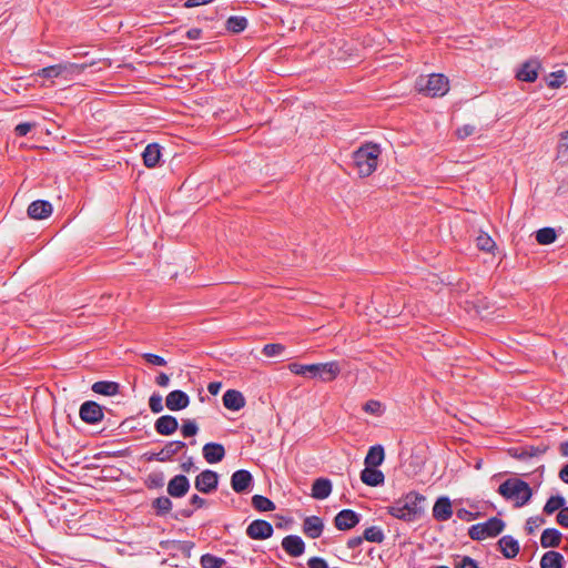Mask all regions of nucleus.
<instances>
[{
  "instance_id": "1",
  "label": "nucleus",
  "mask_w": 568,
  "mask_h": 568,
  "mask_svg": "<svg viewBox=\"0 0 568 568\" xmlns=\"http://www.w3.org/2000/svg\"><path fill=\"white\" fill-rule=\"evenodd\" d=\"M425 501L424 495L412 490L387 506V514L405 523L417 521L425 515Z\"/></svg>"
},
{
  "instance_id": "2",
  "label": "nucleus",
  "mask_w": 568,
  "mask_h": 568,
  "mask_svg": "<svg viewBox=\"0 0 568 568\" xmlns=\"http://www.w3.org/2000/svg\"><path fill=\"white\" fill-rule=\"evenodd\" d=\"M287 368L291 373L307 379H318L322 382H332L341 373L338 362H326L316 364H301L297 362L290 363Z\"/></svg>"
},
{
  "instance_id": "3",
  "label": "nucleus",
  "mask_w": 568,
  "mask_h": 568,
  "mask_svg": "<svg viewBox=\"0 0 568 568\" xmlns=\"http://www.w3.org/2000/svg\"><path fill=\"white\" fill-rule=\"evenodd\" d=\"M382 150L376 143H365L353 153V163L361 178L372 175L378 165Z\"/></svg>"
},
{
  "instance_id": "4",
  "label": "nucleus",
  "mask_w": 568,
  "mask_h": 568,
  "mask_svg": "<svg viewBox=\"0 0 568 568\" xmlns=\"http://www.w3.org/2000/svg\"><path fill=\"white\" fill-rule=\"evenodd\" d=\"M497 493L507 500H515L516 507L525 506L532 497V489L529 484L517 477L508 478L501 483Z\"/></svg>"
},
{
  "instance_id": "5",
  "label": "nucleus",
  "mask_w": 568,
  "mask_h": 568,
  "mask_svg": "<svg viewBox=\"0 0 568 568\" xmlns=\"http://www.w3.org/2000/svg\"><path fill=\"white\" fill-rule=\"evenodd\" d=\"M419 92L427 97L436 98L445 95L449 90V81L443 74L433 73L428 77H419L416 81Z\"/></svg>"
},
{
  "instance_id": "6",
  "label": "nucleus",
  "mask_w": 568,
  "mask_h": 568,
  "mask_svg": "<svg viewBox=\"0 0 568 568\" xmlns=\"http://www.w3.org/2000/svg\"><path fill=\"white\" fill-rule=\"evenodd\" d=\"M505 521L498 517H491L485 523L473 525L468 529L470 539L480 541L488 537H497L505 529Z\"/></svg>"
},
{
  "instance_id": "7",
  "label": "nucleus",
  "mask_w": 568,
  "mask_h": 568,
  "mask_svg": "<svg viewBox=\"0 0 568 568\" xmlns=\"http://www.w3.org/2000/svg\"><path fill=\"white\" fill-rule=\"evenodd\" d=\"M173 503L170 496H160L152 500L151 509L153 510L156 517H170L173 520H181L185 518H191L194 514V510L191 508H182L172 513Z\"/></svg>"
},
{
  "instance_id": "8",
  "label": "nucleus",
  "mask_w": 568,
  "mask_h": 568,
  "mask_svg": "<svg viewBox=\"0 0 568 568\" xmlns=\"http://www.w3.org/2000/svg\"><path fill=\"white\" fill-rule=\"evenodd\" d=\"M111 412L106 405L89 399L80 405L79 417L87 425H97L103 420L105 413Z\"/></svg>"
},
{
  "instance_id": "9",
  "label": "nucleus",
  "mask_w": 568,
  "mask_h": 568,
  "mask_svg": "<svg viewBox=\"0 0 568 568\" xmlns=\"http://www.w3.org/2000/svg\"><path fill=\"white\" fill-rule=\"evenodd\" d=\"M85 69L84 64H77L72 62L59 63L42 68L38 71V75L45 79H53L63 74L81 73Z\"/></svg>"
},
{
  "instance_id": "10",
  "label": "nucleus",
  "mask_w": 568,
  "mask_h": 568,
  "mask_svg": "<svg viewBox=\"0 0 568 568\" xmlns=\"http://www.w3.org/2000/svg\"><path fill=\"white\" fill-rule=\"evenodd\" d=\"M548 449L549 447L542 444L538 446L521 445L508 448L507 454L515 459L528 462L534 457L542 456Z\"/></svg>"
},
{
  "instance_id": "11",
  "label": "nucleus",
  "mask_w": 568,
  "mask_h": 568,
  "mask_svg": "<svg viewBox=\"0 0 568 568\" xmlns=\"http://www.w3.org/2000/svg\"><path fill=\"white\" fill-rule=\"evenodd\" d=\"M219 474L211 469L201 471L194 480V487L202 494H211L217 489Z\"/></svg>"
},
{
  "instance_id": "12",
  "label": "nucleus",
  "mask_w": 568,
  "mask_h": 568,
  "mask_svg": "<svg viewBox=\"0 0 568 568\" xmlns=\"http://www.w3.org/2000/svg\"><path fill=\"white\" fill-rule=\"evenodd\" d=\"M246 536L253 540H265L273 536L274 528L264 519H254L245 530Z\"/></svg>"
},
{
  "instance_id": "13",
  "label": "nucleus",
  "mask_w": 568,
  "mask_h": 568,
  "mask_svg": "<svg viewBox=\"0 0 568 568\" xmlns=\"http://www.w3.org/2000/svg\"><path fill=\"white\" fill-rule=\"evenodd\" d=\"M361 518L362 516L353 509H342L335 515L333 524L336 529L347 531L355 528L359 524Z\"/></svg>"
},
{
  "instance_id": "14",
  "label": "nucleus",
  "mask_w": 568,
  "mask_h": 568,
  "mask_svg": "<svg viewBox=\"0 0 568 568\" xmlns=\"http://www.w3.org/2000/svg\"><path fill=\"white\" fill-rule=\"evenodd\" d=\"M253 485V476L246 469L235 470L231 476V487L236 494L250 493Z\"/></svg>"
},
{
  "instance_id": "15",
  "label": "nucleus",
  "mask_w": 568,
  "mask_h": 568,
  "mask_svg": "<svg viewBox=\"0 0 568 568\" xmlns=\"http://www.w3.org/2000/svg\"><path fill=\"white\" fill-rule=\"evenodd\" d=\"M186 444L182 440H173L169 442L160 452L145 454V459L148 462L158 460V462H168L174 455H176L180 450L185 448Z\"/></svg>"
},
{
  "instance_id": "16",
  "label": "nucleus",
  "mask_w": 568,
  "mask_h": 568,
  "mask_svg": "<svg viewBox=\"0 0 568 568\" xmlns=\"http://www.w3.org/2000/svg\"><path fill=\"white\" fill-rule=\"evenodd\" d=\"M190 487L189 478L183 474H179L169 480L166 491L172 498H182L189 493Z\"/></svg>"
},
{
  "instance_id": "17",
  "label": "nucleus",
  "mask_w": 568,
  "mask_h": 568,
  "mask_svg": "<svg viewBox=\"0 0 568 568\" xmlns=\"http://www.w3.org/2000/svg\"><path fill=\"white\" fill-rule=\"evenodd\" d=\"M283 550L293 558H298L304 555L306 545L301 536L287 535L282 539Z\"/></svg>"
},
{
  "instance_id": "18",
  "label": "nucleus",
  "mask_w": 568,
  "mask_h": 568,
  "mask_svg": "<svg viewBox=\"0 0 568 568\" xmlns=\"http://www.w3.org/2000/svg\"><path fill=\"white\" fill-rule=\"evenodd\" d=\"M325 525L323 518L312 515L303 519L302 531L310 539H317L322 536Z\"/></svg>"
},
{
  "instance_id": "19",
  "label": "nucleus",
  "mask_w": 568,
  "mask_h": 568,
  "mask_svg": "<svg viewBox=\"0 0 568 568\" xmlns=\"http://www.w3.org/2000/svg\"><path fill=\"white\" fill-rule=\"evenodd\" d=\"M53 207L49 201H33L27 210L28 216L32 220H43L52 214Z\"/></svg>"
},
{
  "instance_id": "20",
  "label": "nucleus",
  "mask_w": 568,
  "mask_h": 568,
  "mask_svg": "<svg viewBox=\"0 0 568 568\" xmlns=\"http://www.w3.org/2000/svg\"><path fill=\"white\" fill-rule=\"evenodd\" d=\"M540 62L537 59H530L524 62L516 73V78L525 82H534L538 78Z\"/></svg>"
},
{
  "instance_id": "21",
  "label": "nucleus",
  "mask_w": 568,
  "mask_h": 568,
  "mask_svg": "<svg viewBox=\"0 0 568 568\" xmlns=\"http://www.w3.org/2000/svg\"><path fill=\"white\" fill-rule=\"evenodd\" d=\"M453 516L452 501L447 496H440L436 499L433 507V517L437 521H446Z\"/></svg>"
},
{
  "instance_id": "22",
  "label": "nucleus",
  "mask_w": 568,
  "mask_h": 568,
  "mask_svg": "<svg viewBox=\"0 0 568 568\" xmlns=\"http://www.w3.org/2000/svg\"><path fill=\"white\" fill-rule=\"evenodd\" d=\"M154 429L162 436H170L179 429V422L172 415H163L155 420Z\"/></svg>"
},
{
  "instance_id": "23",
  "label": "nucleus",
  "mask_w": 568,
  "mask_h": 568,
  "mask_svg": "<svg viewBox=\"0 0 568 568\" xmlns=\"http://www.w3.org/2000/svg\"><path fill=\"white\" fill-rule=\"evenodd\" d=\"M203 457L209 464H217L225 457V448L220 443L210 442L202 448Z\"/></svg>"
},
{
  "instance_id": "24",
  "label": "nucleus",
  "mask_w": 568,
  "mask_h": 568,
  "mask_svg": "<svg viewBox=\"0 0 568 568\" xmlns=\"http://www.w3.org/2000/svg\"><path fill=\"white\" fill-rule=\"evenodd\" d=\"M498 548L506 559H514L520 551L518 540L510 535L503 536L498 540Z\"/></svg>"
},
{
  "instance_id": "25",
  "label": "nucleus",
  "mask_w": 568,
  "mask_h": 568,
  "mask_svg": "<svg viewBox=\"0 0 568 568\" xmlns=\"http://www.w3.org/2000/svg\"><path fill=\"white\" fill-rule=\"evenodd\" d=\"M361 480L367 486L377 487L384 484L385 476L377 467L365 466L361 471Z\"/></svg>"
},
{
  "instance_id": "26",
  "label": "nucleus",
  "mask_w": 568,
  "mask_h": 568,
  "mask_svg": "<svg viewBox=\"0 0 568 568\" xmlns=\"http://www.w3.org/2000/svg\"><path fill=\"white\" fill-rule=\"evenodd\" d=\"M333 489V485L331 479L325 477L316 478L312 484V493L311 496L314 499L323 500L326 499Z\"/></svg>"
},
{
  "instance_id": "27",
  "label": "nucleus",
  "mask_w": 568,
  "mask_h": 568,
  "mask_svg": "<svg viewBox=\"0 0 568 568\" xmlns=\"http://www.w3.org/2000/svg\"><path fill=\"white\" fill-rule=\"evenodd\" d=\"M165 405L170 410H182L190 405V397L187 393H169L165 398Z\"/></svg>"
},
{
  "instance_id": "28",
  "label": "nucleus",
  "mask_w": 568,
  "mask_h": 568,
  "mask_svg": "<svg viewBox=\"0 0 568 568\" xmlns=\"http://www.w3.org/2000/svg\"><path fill=\"white\" fill-rule=\"evenodd\" d=\"M540 568H565V557L556 550L546 551L540 559Z\"/></svg>"
},
{
  "instance_id": "29",
  "label": "nucleus",
  "mask_w": 568,
  "mask_h": 568,
  "mask_svg": "<svg viewBox=\"0 0 568 568\" xmlns=\"http://www.w3.org/2000/svg\"><path fill=\"white\" fill-rule=\"evenodd\" d=\"M142 158L146 168H155L161 159V146L158 143L148 144L142 153Z\"/></svg>"
},
{
  "instance_id": "30",
  "label": "nucleus",
  "mask_w": 568,
  "mask_h": 568,
  "mask_svg": "<svg viewBox=\"0 0 568 568\" xmlns=\"http://www.w3.org/2000/svg\"><path fill=\"white\" fill-rule=\"evenodd\" d=\"M562 539V534L556 528H546L540 536L542 548H557Z\"/></svg>"
},
{
  "instance_id": "31",
  "label": "nucleus",
  "mask_w": 568,
  "mask_h": 568,
  "mask_svg": "<svg viewBox=\"0 0 568 568\" xmlns=\"http://www.w3.org/2000/svg\"><path fill=\"white\" fill-rule=\"evenodd\" d=\"M385 459V450L384 447L379 444L371 446L365 459V466L378 467L384 463Z\"/></svg>"
},
{
  "instance_id": "32",
  "label": "nucleus",
  "mask_w": 568,
  "mask_h": 568,
  "mask_svg": "<svg viewBox=\"0 0 568 568\" xmlns=\"http://www.w3.org/2000/svg\"><path fill=\"white\" fill-rule=\"evenodd\" d=\"M160 546L163 549H169V547H172L181 551L185 558H190L195 544L190 540H164L160 542Z\"/></svg>"
},
{
  "instance_id": "33",
  "label": "nucleus",
  "mask_w": 568,
  "mask_h": 568,
  "mask_svg": "<svg viewBox=\"0 0 568 568\" xmlns=\"http://www.w3.org/2000/svg\"><path fill=\"white\" fill-rule=\"evenodd\" d=\"M222 400L224 407L233 412L240 410L245 406L243 393H224Z\"/></svg>"
},
{
  "instance_id": "34",
  "label": "nucleus",
  "mask_w": 568,
  "mask_h": 568,
  "mask_svg": "<svg viewBox=\"0 0 568 568\" xmlns=\"http://www.w3.org/2000/svg\"><path fill=\"white\" fill-rule=\"evenodd\" d=\"M247 19L241 16H231L225 21V29L234 34L241 33L247 28Z\"/></svg>"
},
{
  "instance_id": "35",
  "label": "nucleus",
  "mask_w": 568,
  "mask_h": 568,
  "mask_svg": "<svg viewBox=\"0 0 568 568\" xmlns=\"http://www.w3.org/2000/svg\"><path fill=\"white\" fill-rule=\"evenodd\" d=\"M252 506L256 511L266 513L275 510L274 501L263 495H254L251 499Z\"/></svg>"
},
{
  "instance_id": "36",
  "label": "nucleus",
  "mask_w": 568,
  "mask_h": 568,
  "mask_svg": "<svg viewBox=\"0 0 568 568\" xmlns=\"http://www.w3.org/2000/svg\"><path fill=\"white\" fill-rule=\"evenodd\" d=\"M565 504H566V500H565L564 496H561V495L551 496L546 501V504L542 508V511L546 515H552L556 510L562 509L564 507H566Z\"/></svg>"
},
{
  "instance_id": "37",
  "label": "nucleus",
  "mask_w": 568,
  "mask_h": 568,
  "mask_svg": "<svg viewBox=\"0 0 568 568\" xmlns=\"http://www.w3.org/2000/svg\"><path fill=\"white\" fill-rule=\"evenodd\" d=\"M200 564L202 568H222L226 565V561L221 557L207 552L201 556Z\"/></svg>"
},
{
  "instance_id": "38",
  "label": "nucleus",
  "mask_w": 568,
  "mask_h": 568,
  "mask_svg": "<svg viewBox=\"0 0 568 568\" xmlns=\"http://www.w3.org/2000/svg\"><path fill=\"white\" fill-rule=\"evenodd\" d=\"M164 473L161 470H156L148 475V477L144 480V484L149 489H160L164 486Z\"/></svg>"
},
{
  "instance_id": "39",
  "label": "nucleus",
  "mask_w": 568,
  "mask_h": 568,
  "mask_svg": "<svg viewBox=\"0 0 568 568\" xmlns=\"http://www.w3.org/2000/svg\"><path fill=\"white\" fill-rule=\"evenodd\" d=\"M364 540L381 544L385 539L384 531L378 526H371L366 528L363 532Z\"/></svg>"
},
{
  "instance_id": "40",
  "label": "nucleus",
  "mask_w": 568,
  "mask_h": 568,
  "mask_svg": "<svg viewBox=\"0 0 568 568\" xmlns=\"http://www.w3.org/2000/svg\"><path fill=\"white\" fill-rule=\"evenodd\" d=\"M556 237V232L551 227H542L536 232V241L541 245L554 243Z\"/></svg>"
},
{
  "instance_id": "41",
  "label": "nucleus",
  "mask_w": 568,
  "mask_h": 568,
  "mask_svg": "<svg viewBox=\"0 0 568 568\" xmlns=\"http://www.w3.org/2000/svg\"><path fill=\"white\" fill-rule=\"evenodd\" d=\"M476 246L480 251L490 253L495 248L496 244L487 233H480L476 237Z\"/></svg>"
},
{
  "instance_id": "42",
  "label": "nucleus",
  "mask_w": 568,
  "mask_h": 568,
  "mask_svg": "<svg viewBox=\"0 0 568 568\" xmlns=\"http://www.w3.org/2000/svg\"><path fill=\"white\" fill-rule=\"evenodd\" d=\"M363 410L371 415L381 416L385 407L379 400L371 399L364 404Z\"/></svg>"
},
{
  "instance_id": "43",
  "label": "nucleus",
  "mask_w": 568,
  "mask_h": 568,
  "mask_svg": "<svg viewBox=\"0 0 568 568\" xmlns=\"http://www.w3.org/2000/svg\"><path fill=\"white\" fill-rule=\"evenodd\" d=\"M199 432V426L193 419H184L181 426V434L184 438L194 437Z\"/></svg>"
},
{
  "instance_id": "44",
  "label": "nucleus",
  "mask_w": 568,
  "mask_h": 568,
  "mask_svg": "<svg viewBox=\"0 0 568 568\" xmlns=\"http://www.w3.org/2000/svg\"><path fill=\"white\" fill-rule=\"evenodd\" d=\"M285 351V346L278 343L265 344L262 348V354L266 357H274L281 355Z\"/></svg>"
},
{
  "instance_id": "45",
  "label": "nucleus",
  "mask_w": 568,
  "mask_h": 568,
  "mask_svg": "<svg viewBox=\"0 0 568 568\" xmlns=\"http://www.w3.org/2000/svg\"><path fill=\"white\" fill-rule=\"evenodd\" d=\"M566 79L567 77L565 71L559 70L549 74V80L547 84L551 89H557L566 82Z\"/></svg>"
},
{
  "instance_id": "46",
  "label": "nucleus",
  "mask_w": 568,
  "mask_h": 568,
  "mask_svg": "<svg viewBox=\"0 0 568 568\" xmlns=\"http://www.w3.org/2000/svg\"><path fill=\"white\" fill-rule=\"evenodd\" d=\"M119 387L115 382L99 381L92 384L91 390H119Z\"/></svg>"
},
{
  "instance_id": "47",
  "label": "nucleus",
  "mask_w": 568,
  "mask_h": 568,
  "mask_svg": "<svg viewBox=\"0 0 568 568\" xmlns=\"http://www.w3.org/2000/svg\"><path fill=\"white\" fill-rule=\"evenodd\" d=\"M149 407L154 414L161 413L163 410L162 397L159 394L153 393L149 399Z\"/></svg>"
},
{
  "instance_id": "48",
  "label": "nucleus",
  "mask_w": 568,
  "mask_h": 568,
  "mask_svg": "<svg viewBox=\"0 0 568 568\" xmlns=\"http://www.w3.org/2000/svg\"><path fill=\"white\" fill-rule=\"evenodd\" d=\"M558 154L561 158L568 160V131L561 133L559 144H558Z\"/></svg>"
},
{
  "instance_id": "49",
  "label": "nucleus",
  "mask_w": 568,
  "mask_h": 568,
  "mask_svg": "<svg viewBox=\"0 0 568 568\" xmlns=\"http://www.w3.org/2000/svg\"><path fill=\"white\" fill-rule=\"evenodd\" d=\"M142 357L148 364H151V365H155V366L166 365V361L162 356L156 355V354L144 353L142 355Z\"/></svg>"
},
{
  "instance_id": "50",
  "label": "nucleus",
  "mask_w": 568,
  "mask_h": 568,
  "mask_svg": "<svg viewBox=\"0 0 568 568\" xmlns=\"http://www.w3.org/2000/svg\"><path fill=\"white\" fill-rule=\"evenodd\" d=\"M476 132V126L471 124H464L463 126L456 130V135L459 140H465L466 138L473 135Z\"/></svg>"
},
{
  "instance_id": "51",
  "label": "nucleus",
  "mask_w": 568,
  "mask_h": 568,
  "mask_svg": "<svg viewBox=\"0 0 568 568\" xmlns=\"http://www.w3.org/2000/svg\"><path fill=\"white\" fill-rule=\"evenodd\" d=\"M544 523H545V519L541 516L529 517L526 520L525 529H526L527 534H532L535 527H537Z\"/></svg>"
},
{
  "instance_id": "52",
  "label": "nucleus",
  "mask_w": 568,
  "mask_h": 568,
  "mask_svg": "<svg viewBox=\"0 0 568 568\" xmlns=\"http://www.w3.org/2000/svg\"><path fill=\"white\" fill-rule=\"evenodd\" d=\"M34 126H36V123H30V122L19 123L14 128V134L17 136H26Z\"/></svg>"
},
{
  "instance_id": "53",
  "label": "nucleus",
  "mask_w": 568,
  "mask_h": 568,
  "mask_svg": "<svg viewBox=\"0 0 568 568\" xmlns=\"http://www.w3.org/2000/svg\"><path fill=\"white\" fill-rule=\"evenodd\" d=\"M456 516L460 520L473 521L479 516V513H473L470 510H467L466 508H460V509H457Z\"/></svg>"
},
{
  "instance_id": "54",
  "label": "nucleus",
  "mask_w": 568,
  "mask_h": 568,
  "mask_svg": "<svg viewBox=\"0 0 568 568\" xmlns=\"http://www.w3.org/2000/svg\"><path fill=\"white\" fill-rule=\"evenodd\" d=\"M189 504L193 506V510L207 506V500L196 494L192 495L189 499Z\"/></svg>"
},
{
  "instance_id": "55",
  "label": "nucleus",
  "mask_w": 568,
  "mask_h": 568,
  "mask_svg": "<svg viewBox=\"0 0 568 568\" xmlns=\"http://www.w3.org/2000/svg\"><path fill=\"white\" fill-rule=\"evenodd\" d=\"M556 521L564 528H568V506L564 507L556 517Z\"/></svg>"
},
{
  "instance_id": "56",
  "label": "nucleus",
  "mask_w": 568,
  "mask_h": 568,
  "mask_svg": "<svg viewBox=\"0 0 568 568\" xmlns=\"http://www.w3.org/2000/svg\"><path fill=\"white\" fill-rule=\"evenodd\" d=\"M155 384L159 386V387H168L169 386V382H170V377L168 374L165 373H159L155 378Z\"/></svg>"
},
{
  "instance_id": "57",
  "label": "nucleus",
  "mask_w": 568,
  "mask_h": 568,
  "mask_svg": "<svg viewBox=\"0 0 568 568\" xmlns=\"http://www.w3.org/2000/svg\"><path fill=\"white\" fill-rule=\"evenodd\" d=\"M364 541L363 536L352 537L347 540V548L355 549L359 547Z\"/></svg>"
},
{
  "instance_id": "58",
  "label": "nucleus",
  "mask_w": 568,
  "mask_h": 568,
  "mask_svg": "<svg viewBox=\"0 0 568 568\" xmlns=\"http://www.w3.org/2000/svg\"><path fill=\"white\" fill-rule=\"evenodd\" d=\"M186 38L190 40L200 39L202 36V30L200 28H192L186 31Z\"/></svg>"
},
{
  "instance_id": "59",
  "label": "nucleus",
  "mask_w": 568,
  "mask_h": 568,
  "mask_svg": "<svg viewBox=\"0 0 568 568\" xmlns=\"http://www.w3.org/2000/svg\"><path fill=\"white\" fill-rule=\"evenodd\" d=\"M213 0H186L185 3H184V7L185 8H195V7H200V6H203V4H207L210 2H212Z\"/></svg>"
},
{
  "instance_id": "60",
  "label": "nucleus",
  "mask_w": 568,
  "mask_h": 568,
  "mask_svg": "<svg viewBox=\"0 0 568 568\" xmlns=\"http://www.w3.org/2000/svg\"><path fill=\"white\" fill-rule=\"evenodd\" d=\"M194 468L193 458L189 457L185 462L181 464V469L184 473H190Z\"/></svg>"
},
{
  "instance_id": "61",
  "label": "nucleus",
  "mask_w": 568,
  "mask_h": 568,
  "mask_svg": "<svg viewBox=\"0 0 568 568\" xmlns=\"http://www.w3.org/2000/svg\"><path fill=\"white\" fill-rule=\"evenodd\" d=\"M559 478L568 484V464H566L559 471Z\"/></svg>"
},
{
  "instance_id": "62",
  "label": "nucleus",
  "mask_w": 568,
  "mask_h": 568,
  "mask_svg": "<svg viewBox=\"0 0 568 568\" xmlns=\"http://www.w3.org/2000/svg\"><path fill=\"white\" fill-rule=\"evenodd\" d=\"M221 387H222V382H217V381L209 382L206 385V390H220Z\"/></svg>"
},
{
  "instance_id": "63",
  "label": "nucleus",
  "mask_w": 568,
  "mask_h": 568,
  "mask_svg": "<svg viewBox=\"0 0 568 568\" xmlns=\"http://www.w3.org/2000/svg\"><path fill=\"white\" fill-rule=\"evenodd\" d=\"M559 452L564 457H568V440L560 444Z\"/></svg>"
},
{
  "instance_id": "64",
  "label": "nucleus",
  "mask_w": 568,
  "mask_h": 568,
  "mask_svg": "<svg viewBox=\"0 0 568 568\" xmlns=\"http://www.w3.org/2000/svg\"><path fill=\"white\" fill-rule=\"evenodd\" d=\"M258 400L262 403V404H266L268 402H271V395L270 393H262L261 396L258 397Z\"/></svg>"
}]
</instances>
